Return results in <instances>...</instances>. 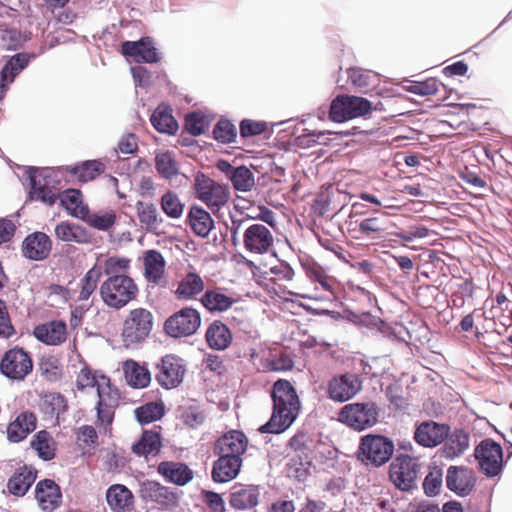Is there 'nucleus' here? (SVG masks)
<instances>
[{
  "label": "nucleus",
  "instance_id": "473e14b6",
  "mask_svg": "<svg viewBox=\"0 0 512 512\" xmlns=\"http://www.w3.org/2000/svg\"><path fill=\"white\" fill-rule=\"evenodd\" d=\"M445 439L441 452L449 460L460 457L470 446V434L462 428L454 429Z\"/></svg>",
  "mask_w": 512,
  "mask_h": 512
},
{
  "label": "nucleus",
  "instance_id": "8fccbe9b",
  "mask_svg": "<svg viewBox=\"0 0 512 512\" xmlns=\"http://www.w3.org/2000/svg\"><path fill=\"white\" fill-rule=\"evenodd\" d=\"M160 206L163 213L171 219H180L185 208L178 194L172 190L166 191L161 196Z\"/></svg>",
  "mask_w": 512,
  "mask_h": 512
},
{
  "label": "nucleus",
  "instance_id": "79ce46f5",
  "mask_svg": "<svg viewBox=\"0 0 512 512\" xmlns=\"http://www.w3.org/2000/svg\"><path fill=\"white\" fill-rule=\"evenodd\" d=\"M259 490L251 485H237L230 495V505L238 510H246L258 504Z\"/></svg>",
  "mask_w": 512,
  "mask_h": 512
},
{
  "label": "nucleus",
  "instance_id": "1a4fd4ad",
  "mask_svg": "<svg viewBox=\"0 0 512 512\" xmlns=\"http://www.w3.org/2000/svg\"><path fill=\"white\" fill-rule=\"evenodd\" d=\"M185 373L183 359L174 354H167L156 365L155 379L162 388L173 389L183 382Z\"/></svg>",
  "mask_w": 512,
  "mask_h": 512
},
{
  "label": "nucleus",
  "instance_id": "c03bdc74",
  "mask_svg": "<svg viewBox=\"0 0 512 512\" xmlns=\"http://www.w3.org/2000/svg\"><path fill=\"white\" fill-rule=\"evenodd\" d=\"M30 185L31 200L41 201L49 206L56 202L58 195L54 188L48 185L46 178L41 175L30 176Z\"/></svg>",
  "mask_w": 512,
  "mask_h": 512
},
{
  "label": "nucleus",
  "instance_id": "0eeeda50",
  "mask_svg": "<svg viewBox=\"0 0 512 512\" xmlns=\"http://www.w3.org/2000/svg\"><path fill=\"white\" fill-rule=\"evenodd\" d=\"M372 109V103L362 97L339 95L332 100L329 118L333 122H344L353 118L365 116Z\"/></svg>",
  "mask_w": 512,
  "mask_h": 512
},
{
  "label": "nucleus",
  "instance_id": "6ab92c4d",
  "mask_svg": "<svg viewBox=\"0 0 512 512\" xmlns=\"http://www.w3.org/2000/svg\"><path fill=\"white\" fill-rule=\"evenodd\" d=\"M52 241L44 232H33L27 235L21 245L22 255L33 261H42L49 257Z\"/></svg>",
  "mask_w": 512,
  "mask_h": 512
},
{
  "label": "nucleus",
  "instance_id": "680f3d73",
  "mask_svg": "<svg viewBox=\"0 0 512 512\" xmlns=\"http://www.w3.org/2000/svg\"><path fill=\"white\" fill-rule=\"evenodd\" d=\"M16 334V329L12 323L8 307L2 299H0V338L9 339Z\"/></svg>",
  "mask_w": 512,
  "mask_h": 512
},
{
  "label": "nucleus",
  "instance_id": "0e129e2a",
  "mask_svg": "<svg viewBox=\"0 0 512 512\" xmlns=\"http://www.w3.org/2000/svg\"><path fill=\"white\" fill-rule=\"evenodd\" d=\"M272 275L271 281L276 284L278 281H291L294 277L293 268L285 261H280L278 264L270 268Z\"/></svg>",
  "mask_w": 512,
  "mask_h": 512
},
{
  "label": "nucleus",
  "instance_id": "052dcab7",
  "mask_svg": "<svg viewBox=\"0 0 512 512\" xmlns=\"http://www.w3.org/2000/svg\"><path fill=\"white\" fill-rule=\"evenodd\" d=\"M185 129L193 136L204 134L207 129L205 116L198 112H192L186 115Z\"/></svg>",
  "mask_w": 512,
  "mask_h": 512
},
{
  "label": "nucleus",
  "instance_id": "f257e3e1",
  "mask_svg": "<svg viewBox=\"0 0 512 512\" xmlns=\"http://www.w3.org/2000/svg\"><path fill=\"white\" fill-rule=\"evenodd\" d=\"M272 415L267 423L259 428L261 433L279 434L288 429L298 416L300 400L295 388L286 379L277 380L272 387Z\"/></svg>",
  "mask_w": 512,
  "mask_h": 512
},
{
  "label": "nucleus",
  "instance_id": "5701e85b",
  "mask_svg": "<svg viewBox=\"0 0 512 512\" xmlns=\"http://www.w3.org/2000/svg\"><path fill=\"white\" fill-rule=\"evenodd\" d=\"M33 335L38 341L46 345L57 346L66 341L67 326L61 320L49 321L37 325L33 330Z\"/></svg>",
  "mask_w": 512,
  "mask_h": 512
},
{
  "label": "nucleus",
  "instance_id": "49530a36",
  "mask_svg": "<svg viewBox=\"0 0 512 512\" xmlns=\"http://www.w3.org/2000/svg\"><path fill=\"white\" fill-rule=\"evenodd\" d=\"M61 205L68 213L82 220L88 212V206L83 203V196L80 190L67 189L60 196Z\"/></svg>",
  "mask_w": 512,
  "mask_h": 512
},
{
  "label": "nucleus",
  "instance_id": "4be33fe9",
  "mask_svg": "<svg viewBox=\"0 0 512 512\" xmlns=\"http://www.w3.org/2000/svg\"><path fill=\"white\" fill-rule=\"evenodd\" d=\"M35 499L41 510L53 512L62 503V492L54 480L43 479L36 484Z\"/></svg>",
  "mask_w": 512,
  "mask_h": 512
},
{
  "label": "nucleus",
  "instance_id": "f8f14e48",
  "mask_svg": "<svg viewBox=\"0 0 512 512\" xmlns=\"http://www.w3.org/2000/svg\"><path fill=\"white\" fill-rule=\"evenodd\" d=\"M418 176H421V179H418V203H423L430 207L427 213H424L423 208H418V213H423L418 217L421 219L436 220L438 216V204L441 203V183L436 179L423 175L421 172H418Z\"/></svg>",
  "mask_w": 512,
  "mask_h": 512
},
{
  "label": "nucleus",
  "instance_id": "c85d7f7f",
  "mask_svg": "<svg viewBox=\"0 0 512 512\" xmlns=\"http://www.w3.org/2000/svg\"><path fill=\"white\" fill-rule=\"evenodd\" d=\"M236 300L225 293L221 287L208 288L200 297L201 305L210 313H223L228 311Z\"/></svg>",
  "mask_w": 512,
  "mask_h": 512
},
{
  "label": "nucleus",
  "instance_id": "37998d69",
  "mask_svg": "<svg viewBox=\"0 0 512 512\" xmlns=\"http://www.w3.org/2000/svg\"><path fill=\"white\" fill-rule=\"evenodd\" d=\"M106 166L100 160H87L80 165L67 166L66 171L79 182L86 183L104 173Z\"/></svg>",
  "mask_w": 512,
  "mask_h": 512
},
{
  "label": "nucleus",
  "instance_id": "aec40b11",
  "mask_svg": "<svg viewBox=\"0 0 512 512\" xmlns=\"http://www.w3.org/2000/svg\"><path fill=\"white\" fill-rule=\"evenodd\" d=\"M248 446V438L238 430H231L221 436L215 443L214 453L217 456L242 458Z\"/></svg>",
  "mask_w": 512,
  "mask_h": 512
},
{
  "label": "nucleus",
  "instance_id": "a878e982",
  "mask_svg": "<svg viewBox=\"0 0 512 512\" xmlns=\"http://www.w3.org/2000/svg\"><path fill=\"white\" fill-rule=\"evenodd\" d=\"M450 427L434 421L422 422L418 425V445L433 448L441 444L448 436Z\"/></svg>",
  "mask_w": 512,
  "mask_h": 512
},
{
  "label": "nucleus",
  "instance_id": "4d7b16f0",
  "mask_svg": "<svg viewBox=\"0 0 512 512\" xmlns=\"http://www.w3.org/2000/svg\"><path fill=\"white\" fill-rule=\"evenodd\" d=\"M131 260L129 258L112 256L104 261V273L108 277L113 275H127Z\"/></svg>",
  "mask_w": 512,
  "mask_h": 512
},
{
  "label": "nucleus",
  "instance_id": "09e8293b",
  "mask_svg": "<svg viewBox=\"0 0 512 512\" xmlns=\"http://www.w3.org/2000/svg\"><path fill=\"white\" fill-rule=\"evenodd\" d=\"M31 446L43 460H51L55 456L54 440L46 430H41L33 436Z\"/></svg>",
  "mask_w": 512,
  "mask_h": 512
},
{
  "label": "nucleus",
  "instance_id": "72a5a7b5",
  "mask_svg": "<svg viewBox=\"0 0 512 512\" xmlns=\"http://www.w3.org/2000/svg\"><path fill=\"white\" fill-rule=\"evenodd\" d=\"M122 370L127 384L136 389L146 388L151 383V373L146 365L133 359L123 362Z\"/></svg>",
  "mask_w": 512,
  "mask_h": 512
},
{
  "label": "nucleus",
  "instance_id": "7c9ffc66",
  "mask_svg": "<svg viewBox=\"0 0 512 512\" xmlns=\"http://www.w3.org/2000/svg\"><path fill=\"white\" fill-rule=\"evenodd\" d=\"M358 227L362 237L375 240L382 239L388 234L391 223L386 213L379 212L360 221Z\"/></svg>",
  "mask_w": 512,
  "mask_h": 512
},
{
  "label": "nucleus",
  "instance_id": "f03ea898",
  "mask_svg": "<svg viewBox=\"0 0 512 512\" xmlns=\"http://www.w3.org/2000/svg\"><path fill=\"white\" fill-rule=\"evenodd\" d=\"M139 288L134 279L128 275H113L107 277L99 288L103 303L113 309L119 310L136 299Z\"/></svg>",
  "mask_w": 512,
  "mask_h": 512
},
{
  "label": "nucleus",
  "instance_id": "c756f323",
  "mask_svg": "<svg viewBox=\"0 0 512 512\" xmlns=\"http://www.w3.org/2000/svg\"><path fill=\"white\" fill-rule=\"evenodd\" d=\"M242 466V458L218 456L213 463L211 476L216 483H226L237 477Z\"/></svg>",
  "mask_w": 512,
  "mask_h": 512
},
{
  "label": "nucleus",
  "instance_id": "58836bf2",
  "mask_svg": "<svg viewBox=\"0 0 512 512\" xmlns=\"http://www.w3.org/2000/svg\"><path fill=\"white\" fill-rule=\"evenodd\" d=\"M162 448V438L159 431L154 429L144 430L141 437L135 442L131 450L137 456L148 458L149 456H156Z\"/></svg>",
  "mask_w": 512,
  "mask_h": 512
},
{
  "label": "nucleus",
  "instance_id": "6e6552de",
  "mask_svg": "<svg viewBox=\"0 0 512 512\" xmlns=\"http://www.w3.org/2000/svg\"><path fill=\"white\" fill-rule=\"evenodd\" d=\"M475 459L480 471L488 477L497 476L503 467V450L499 443L492 439L482 440L475 448Z\"/></svg>",
  "mask_w": 512,
  "mask_h": 512
},
{
  "label": "nucleus",
  "instance_id": "69168bd1",
  "mask_svg": "<svg viewBox=\"0 0 512 512\" xmlns=\"http://www.w3.org/2000/svg\"><path fill=\"white\" fill-rule=\"evenodd\" d=\"M77 439L82 441L86 446L95 448L98 445V434L96 429L91 425H83L78 428Z\"/></svg>",
  "mask_w": 512,
  "mask_h": 512
},
{
  "label": "nucleus",
  "instance_id": "5fc2aeb1",
  "mask_svg": "<svg viewBox=\"0 0 512 512\" xmlns=\"http://www.w3.org/2000/svg\"><path fill=\"white\" fill-rule=\"evenodd\" d=\"M116 219V213L112 210L105 212L104 214H99L91 213L89 209L86 216L82 218V220L89 226L100 231H108L111 227L114 226Z\"/></svg>",
  "mask_w": 512,
  "mask_h": 512
},
{
  "label": "nucleus",
  "instance_id": "412c9836",
  "mask_svg": "<svg viewBox=\"0 0 512 512\" xmlns=\"http://www.w3.org/2000/svg\"><path fill=\"white\" fill-rule=\"evenodd\" d=\"M121 52L126 57H131L137 63H157L160 56L149 37L138 41H125L121 45Z\"/></svg>",
  "mask_w": 512,
  "mask_h": 512
},
{
  "label": "nucleus",
  "instance_id": "4c0bfd02",
  "mask_svg": "<svg viewBox=\"0 0 512 512\" xmlns=\"http://www.w3.org/2000/svg\"><path fill=\"white\" fill-rule=\"evenodd\" d=\"M54 231L56 238L63 242L87 244L92 240L91 234L85 227L70 221H61Z\"/></svg>",
  "mask_w": 512,
  "mask_h": 512
},
{
  "label": "nucleus",
  "instance_id": "4468645a",
  "mask_svg": "<svg viewBox=\"0 0 512 512\" xmlns=\"http://www.w3.org/2000/svg\"><path fill=\"white\" fill-rule=\"evenodd\" d=\"M389 477L397 488L404 491L413 489L416 480V460L400 452L390 464Z\"/></svg>",
  "mask_w": 512,
  "mask_h": 512
},
{
  "label": "nucleus",
  "instance_id": "423d86ee",
  "mask_svg": "<svg viewBox=\"0 0 512 512\" xmlns=\"http://www.w3.org/2000/svg\"><path fill=\"white\" fill-rule=\"evenodd\" d=\"M393 452L391 439L380 434H367L360 439L358 458L366 465L379 467L391 459Z\"/></svg>",
  "mask_w": 512,
  "mask_h": 512
},
{
  "label": "nucleus",
  "instance_id": "de8ad7c7",
  "mask_svg": "<svg viewBox=\"0 0 512 512\" xmlns=\"http://www.w3.org/2000/svg\"><path fill=\"white\" fill-rule=\"evenodd\" d=\"M153 127L160 133L173 135L178 130V123L168 107L158 106L150 119Z\"/></svg>",
  "mask_w": 512,
  "mask_h": 512
},
{
  "label": "nucleus",
  "instance_id": "9b49d317",
  "mask_svg": "<svg viewBox=\"0 0 512 512\" xmlns=\"http://www.w3.org/2000/svg\"><path fill=\"white\" fill-rule=\"evenodd\" d=\"M1 372L9 379L23 380L33 369V361L23 348L8 350L0 362Z\"/></svg>",
  "mask_w": 512,
  "mask_h": 512
},
{
  "label": "nucleus",
  "instance_id": "a19ab883",
  "mask_svg": "<svg viewBox=\"0 0 512 512\" xmlns=\"http://www.w3.org/2000/svg\"><path fill=\"white\" fill-rule=\"evenodd\" d=\"M104 382L105 392L112 389V385L109 377L98 374L97 371H93L87 364H84L83 367L76 375V388L80 391L85 390L86 388H97V394H102L101 385Z\"/></svg>",
  "mask_w": 512,
  "mask_h": 512
},
{
  "label": "nucleus",
  "instance_id": "bb28decb",
  "mask_svg": "<svg viewBox=\"0 0 512 512\" xmlns=\"http://www.w3.org/2000/svg\"><path fill=\"white\" fill-rule=\"evenodd\" d=\"M37 474L38 471L31 466L24 465L17 468L8 479V492L16 497L24 496L35 482Z\"/></svg>",
  "mask_w": 512,
  "mask_h": 512
},
{
  "label": "nucleus",
  "instance_id": "603ef678",
  "mask_svg": "<svg viewBox=\"0 0 512 512\" xmlns=\"http://www.w3.org/2000/svg\"><path fill=\"white\" fill-rule=\"evenodd\" d=\"M101 276L102 268L97 265H94L86 272L84 277L80 280V291L78 295V299L80 301H85L90 298V296L96 290Z\"/></svg>",
  "mask_w": 512,
  "mask_h": 512
},
{
  "label": "nucleus",
  "instance_id": "20e7f679",
  "mask_svg": "<svg viewBox=\"0 0 512 512\" xmlns=\"http://www.w3.org/2000/svg\"><path fill=\"white\" fill-rule=\"evenodd\" d=\"M154 325V317L150 310L142 307L129 311L124 319L121 337L127 347L145 341Z\"/></svg>",
  "mask_w": 512,
  "mask_h": 512
},
{
  "label": "nucleus",
  "instance_id": "2eb2a0df",
  "mask_svg": "<svg viewBox=\"0 0 512 512\" xmlns=\"http://www.w3.org/2000/svg\"><path fill=\"white\" fill-rule=\"evenodd\" d=\"M244 248L252 254H266L274 245V236L263 224H252L243 233Z\"/></svg>",
  "mask_w": 512,
  "mask_h": 512
},
{
  "label": "nucleus",
  "instance_id": "f704fd0d",
  "mask_svg": "<svg viewBox=\"0 0 512 512\" xmlns=\"http://www.w3.org/2000/svg\"><path fill=\"white\" fill-rule=\"evenodd\" d=\"M187 223L192 232L201 238L208 237L214 228V220L210 213L198 205L190 207L187 214Z\"/></svg>",
  "mask_w": 512,
  "mask_h": 512
},
{
  "label": "nucleus",
  "instance_id": "dca6fc26",
  "mask_svg": "<svg viewBox=\"0 0 512 512\" xmlns=\"http://www.w3.org/2000/svg\"><path fill=\"white\" fill-rule=\"evenodd\" d=\"M476 484L475 472L465 466H450L447 469L446 485L455 494L465 497L474 489Z\"/></svg>",
  "mask_w": 512,
  "mask_h": 512
},
{
  "label": "nucleus",
  "instance_id": "13d9d810",
  "mask_svg": "<svg viewBox=\"0 0 512 512\" xmlns=\"http://www.w3.org/2000/svg\"><path fill=\"white\" fill-rule=\"evenodd\" d=\"M214 138L221 143H231L237 136L235 125L226 119H221L213 130Z\"/></svg>",
  "mask_w": 512,
  "mask_h": 512
},
{
  "label": "nucleus",
  "instance_id": "ea45409f",
  "mask_svg": "<svg viewBox=\"0 0 512 512\" xmlns=\"http://www.w3.org/2000/svg\"><path fill=\"white\" fill-rule=\"evenodd\" d=\"M101 385L102 394L98 395L97 402V422L102 425H111L114 419L113 407L117 404L119 394L115 388L105 392V387Z\"/></svg>",
  "mask_w": 512,
  "mask_h": 512
},
{
  "label": "nucleus",
  "instance_id": "864d4df0",
  "mask_svg": "<svg viewBox=\"0 0 512 512\" xmlns=\"http://www.w3.org/2000/svg\"><path fill=\"white\" fill-rule=\"evenodd\" d=\"M230 181L234 189L241 192L250 191L255 185L253 173L244 165L233 170Z\"/></svg>",
  "mask_w": 512,
  "mask_h": 512
},
{
  "label": "nucleus",
  "instance_id": "f3484780",
  "mask_svg": "<svg viewBox=\"0 0 512 512\" xmlns=\"http://www.w3.org/2000/svg\"><path fill=\"white\" fill-rule=\"evenodd\" d=\"M143 276L148 284L164 287L166 280V261L158 250L150 249L143 253Z\"/></svg>",
  "mask_w": 512,
  "mask_h": 512
},
{
  "label": "nucleus",
  "instance_id": "6e6d98bb",
  "mask_svg": "<svg viewBox=\"0 0 512 512\" xmlns=\"http://www.w3.org/2000/svg\"><path fill=\"white\" fill-rule=\"evenodd\" d=\"M156 169L166 179H171L178 174L177 162L169 152L156 156Z\"/></svg>",
  "mask_w": 512,
  "mask_h": 512
},
{
  "label": "nucleus",
  "instance_id": "393cba45",
  "mask_svg": "<svg viewBox=\"0 0 512 512\" xmlns=\"http://www.w3.org/2000/svg\"><path fill=\"white\" fill-rule=\"evenodd\" d=\"M141 496L163 507H172L177 503V495L159 482L147 480L141 484Z\"/></svg>",
  "mask_w": 512,
  "mask_h": 512
},
{
  "label": "nucleus",
  "instance_id": "39448f33",
  "mask_svg": "<svg viewBox=\"0 0 512 512\" xmlns=\"http://www.w3.org/2000/svg\"><path fill=\"white\" fill-rule=\"evenodd\" d=\"M195 196L216 215L230 200L228 186L220 184L204 173L199 172L194 181Z\"/></svg>",
  "mask_w": 512,
  "mask_h": 512
},
{
  "label": "nucleus",
  "instance_id": "7ed1b4c3",
  "mask_svg": "<svg viewBox=\"0 0 512 512\" xmlns=\"http://www.w3.org/2000/svg\"><path fill=\"white\" fill-rule=\"evenodd\" d=\"M380 407L374 401L354 402L341 407L338 421L350 429L361 432L379 422Z\"/></svg>",
  "mask_w": 512,
  "mask_h": 512
},
{
  "label": "nucleus",
  "instance_id": "3c124183",
  "mask_svg": "<svg viewBox=\"0 0 512 512\" xmlns=\"http://www.w3.org/2000/svg\"><path fill=\"white\" fill-rule=\"evenodd\" d=\"M165 413L163 403L148 402L134 410L135 417L141 425L150 424L163 417Z\"/></svg>",
  "mask_w": 512,
  "mask_h": 512
},
{
  "label": "nucleus",
  "instance_id": "a18cd8bd",
  "mask_svg": "<svg viewBox=\"0 0 512 512\" xmlns=\"http://www.w3.org/2000/svg\"><path fill=\"white\" fill-rule=\"evenodd\" d=\"M136 212L139 222L148 231H157L164 222V219L153 203L138 201L136 203Z\"/></svg>",
  "mask_w": 512,
  "mask_h": 512
},
{
  "label": "nucleus",
  "instance_id": "e433bc0d",
  "mask_svg": "<svg viewBox=\"0 0 512 512\" xmlns=\"http://www.w3.org/2000/svg\"><path fill=\"white\" fill-rule=\"evenodd\" d=\"M106 501L113 512H126L133 508L134 496L126 486L114 484L106 491Z\"/></svg>",
  "mask_w": 512,
  "mask_h": 512
},
{
  "label": "nucleus",
  "instance_id": "a211bd4d",
  "mask_svg": "<svg viewBox=\"0 0 512 512\" xmlns=\"http://www.w3.org/2000/svg\"><path fill=\"white\" fill-rule=\"evenodd\" d=\"M205 290L204 278L199 273L190 271L180 276L173 294L179 301H200Z\"/></svg>",
  "mask_w": 512,
  "mask_h": 512
},
{
  "label": "nucleus",
  "instance_id": "cd10ccee",
  "mask_svg": "<svg viewBox=\"0 0 512 512\" xmlns=\"http://www.w3.org/2000/svg\"><path fill=\"white\" fill-rule=\"evenodd\" d=\"M29 58L24 53H18L10 57L0 71V101L4 99L9 85L16 76L28 65Z\"/></svg>",
  "mask_w": 512,
  "mask_h": 512
},
{
  "label": "nucleus",
  "instance_id": "ddd939ff",
  "mask_svg": "<svg viewBox=\"0 0 512 512\" xmlns=\"http://www.w3.org/2000/svg\"><path fill=\"white\" fill-rule=\"evenodd\" d=\"M362 389V380L355 373H343L333 376L327 383L328 397L335 402H346L355 397Z\"/></svg>",
  "mask_w": 512,
  "mask_h": 512
},
{
  "label": "nucleus",
  "instance_id": "774afa93",
  "mask_svg": "<svg viewBox=\"0 0 512 512\" xmlns=\"http://www.w3.org/2000/svg\"><path fill=\"white\" fill-rule=\"evenodd\" d=\"M446 123L435 118H426L423 123V130L419 134H426L428 137H438L444 134Z\"/></svg>",
  "mask_w": 512,
  "mask_h": 512
},
{
  "label": "nucleus",
  "instance_id": "bf43d9fd",
  "mask_svg": "<svg viewBox=\"0 0 512 512\" xmlns=\"http://www.w3.org/2000/svg\"><path fill=\"white\" fill-rule=\"evenodd\" d=\"M443 482V472L439 467H434L423 481V490L428 496L439 494Z\"/></svg>",
  "mask_w": 512,
  "mask_h": 512
},
{
  "label": "nucleus",
  "instance_id": "b1692460",
  "mask_svg": "<svg viewBox=\"0 0 512 512\" xmlns=\"http://www.w3.org/2000/svg\"><path fill=\"white\" fill-rule=\"evenodd\" d=\"M157 472L166 482L178 486H184L194 478L193 470L183 462L162 461L157 467Z\"/></svg>",
  "mask_w": 512,
  "mask_h": 512
},
{
  "label": "nucleus",
  "instance_id": "2f4dec72",
  "mask_svg": "<svg viewBox=\"0 0 512 512\" xmlns=\"http://www.w3.org/2000/svg\"><path fill=\"white\" fill-rule=\"evenodd\" d=\"M37 418L34 413L25 411L20 413L7 427V438L10 442L18 443L36 428Z\"/></svg>",
  "mask_w": 512,
  "mask_h": 512
},
{
  "label": "nucleus",
  "instance_id": "e2e57ef3",
  "mask_svg": "<svg viewBox=\"0 0 512 512\" xmlns=\"http://www.w3.org/2000/svg\"><path fill=\"white\" fill-rule=\"evenodd\" d=\"M267 129L268 125L265 121L244 119L240 122V135L243 138L261 135Z\"/></svg>",
  "mask_w": 512,
  "mask_h": 512
},
{
  "label": "nucleus",
  "instance_id": "c9c22d12",
  "mask_svg": "<svg viewBox=\"0 0 512 512\" xmlns=\"http://www.w3.org/2000/svg\"><path fill=\"white\" fill-rule=\"evenodd\" d=\"M205 339L211 349L223 351L231 345L233 336L226 324L215 320L208 326Z\"/></svg>",
  "mask_w": 512,
  "mask_h": 512
},
{
  "label": "nucleus",
  "instance_id": "338daca9",
  "mask_svg": "<svg viewBox=\"0 0 512 512\" xmlns=\"http://www.w3.org/2000/svg\"><path fill=\"white\" fill-rule=\"evenodd\" d=\"M203 502L209 512H225V503L221 495L213 491H203Z\"/></svg>",
  "mask_w": 512,
  "mask_h": 512
},
{
  "label": "nucleus",
  "instance_id": "9d476101",
  "mask_svg": "<svg viewBox=\"0 0 512 512\" xmlns=\"http://www.w3.org/2000/svg\"><path fill=\"white\" fill-rule=\"evenodd\" d=\"M200 324L199 311L192 307H184L165 321L164 329L172 337L190 336L198 330Z\"/></svg>",
  "mask_w": 512,
  "mask_h": 512
}]
</instances>
